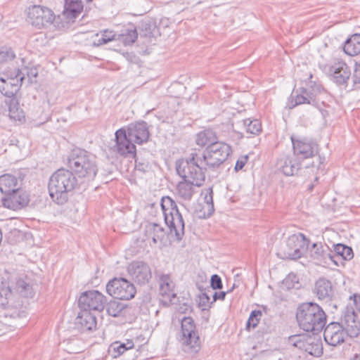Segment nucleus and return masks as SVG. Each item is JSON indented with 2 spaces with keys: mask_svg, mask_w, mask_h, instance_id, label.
I'll return each mask as SVG.
<instances>
[{
  "mask_svg": "<svg viewBox=\"0 0 360 360\" xmlns=\"http://www.w3.org/2000/svg\"><path fill=\"white\" fill-rule=\"evenodd\" d=\"M242 124L248 133L256 135L262 131L261 122L257 119L251 120L248 118L242 120Z\"/></svg>",
  "mask_w": 360,
  "mask_h": 360,
  "instance_id": "79ce46f5",
  "label": "nucleus"
},
{
  "mask_svg": "<svg viewBox=\"0 0 360 360\" xmlns=\"http://www.w3.org/2000/svg\"><path fill=\"white\" fill-rule=\"evenodd\" d=\"M231 153L229 145L220 141L207 146L203 152L195 150L188 154L184 162V169L191 176L195 175L198 182H201L206 170H214L228 158Z\"/></svg>",
  "mask_w": 360,
  "mask_h": 360,
  "instance_id": "f257e3e1",
  "label": "nucleus"
},
{
  "mask_svg": "<svg viewBox=\"0 0 360 360\" xmlns=\"http://www.w3.org/2000/svg\"><path fill=\"white\" fill-rule=\"evenodd\" d=\"M107 303V297L98 290H91L83 292L78 300V306L81 311L91 313H101Z\"/></svg>",
  "mask_w": 360,
  "mask_h": 360,
  "instance_id": "9d476101",
  "label": "nucleus"
},
{
  "mask_svg": "<svg viewBox=\"0 0 360 360\" xmlns=\"http://www.w3.org/2000/svg\"><path fill=\"white\" fill-rule=\"evenodd\" d=\"M346 333L339 321H332L324 329L323 337L326 342L331 346H337L344 342Z\"/></svg>",
  "mask_w": 360,
  "mask_h": 360,
  "instance_id": "6ab92c4d",
  "label": "nucleus"
},
{
  "mask_svg": "<svg viewBox=\"0 0 360 360\" xmlns=\"http://www.w3.org/2000/svg\"><path fill=\"white\" fill-rule=\"evenodd\" d=\"M353 297L354 308L352 311V315H356L358 313L360 314V295H354Z\"/></svg>",
  "mask_w": 360,
  "mask_h": 360,
  "instance_id": "5fc2aeb1",
  "label": "nucleus"
},
{
  "mask_svg": "<svg viewBox=\"0 0 360 360\" xmlns=\"http://www.w3.org/2000/svg\"><path fill=\"white\" fill-rule=\"evenodd\" d=\"M15 57L13 51L6 46L0 47V65L9 63Z\"/></svg>",
  "mask_w": 360,
  "mask_h": 360,
  "instance_id": "37998d69",
  "label": "nucleus"
},
{
  "mask_svg": "<svg viewBox=\"0 0 360 360\" xmlns=\"http://www.w3.org/2000/svg\"><path fill=\"white\" fill-rule=\"evenodd\" d=\"M92 0H86V2H90Z\"/></svg>",
  "mask_w": 360,
  "mask_h": 360,
  "instance_id": "052dcab7",
  "label": "nucleus"
},
{
  "mask_svg": "<svg viewBox=\"0 0 360 360\" xmlns=\"http://www.w3.org/2000/svg\"><path fill=\"white\" fill-rule=\"evenodd\" d=\"M294 155L306 159L314 156L318 153V145L306 139L291 136Z\"/></svg>",
  "mask_w": 360,
  "mask_h": 360,
  "instance_id": "f3484780",
  "label": "nucleus"
},
{
  "mask_svg": "<svg viewBox=\"0 0 360 360\" xmlns=\"http://www.w3.org/2000/svg\"><path fill=\"white\" fill-rule=\"evenodd\" d=\"M311 257L318 261L326 262L329 259L335 263L334 255L330 248L326 244L322 243H314L310 248Z\"/></svg>",
  "mask_w": 360,
  "mask_h": 360,
  "instance_id": "5701e85b",
  "label": "nucleus"
},
{
  "mask_svg": "<svg viewBox=\"0 0 360 360\" xmlns=\"http://www.w3.org/2000/svg\"><path fill=\"white\" fill-rule=\"evenodd\" d=\"M106 306L108 315H117L126 307V304L118 301H110Z\"/></svg>",
  "mask_w": 360,
  "mask_h": 360,
  "instance_id": "c03bdc74",
  "label": "nucleus"
},
{
  "mask_svg": "<svg viewBox=\"0 0 360 360\" xmlns=\"http://www.w3.org/2000/svg\"><path fill=\"white\" fill-rule=\"evenodd\" d=\"M18 179L10 174H6L0 176V191L6 195H11L8 199L5 200L4 205L8 208H15L11 207V203L18 202L19 205L24 206L27 204L28 200L26 197L23 198L22 201L17 200L16 191L18 190Z\"/></svg>",
  "mask_w": 360,
  "mask_h": 360,
  "instance_id": "ddd939ff",
  "label": "nucleus"
},
{
  "mask_svg": "<svg viewBox=\"0 0 360 360\" xmlns=\"http://www.w3.org/2000/svg\"><path fill=\"white\" fill-rule=\"evenodd\" d=\"M262 311H260V310H256V309L252 310V311L250 312V315H262Z\"/></svg>",
  "mask_w": 360,
  "mask_h": 360,
  "instance_id": "13d9d810",
  "label": "nucleus"
},
{
  "mask_svg": "<svg viewBox=\"0 0 360 360\" xmlns=\"http://www.w3.org/2000/svg\"><path fill=\"white\" fill-rule=\"evenodd\" d=\"M327 316H296L297 321L301 329L307 332H312L313 335L319 334L323 328Z\"/></svg>",
  "mask_w": 360,
  "mask_h": 360,
  "instance_id": "412c9836",
  "label": "nucleus"
},
{
  "mask_svg": "<svg viewBox=\"0 0 360 360\" xmlns=\"http://www.w3.org/2000/svg\"><path fill=\"white\" fill-rule=\"evenodd\" d=\"M135 167L136 169L142 172H145L148 168V165L145 163H141L138 162L136 160H135Z\"/></svg>",
  "mask_w": 360,
  "mask_h": 360,
  "instance_id": "4d7b16f0",
  "label": "nucleus"
},
{
  "mask_svg": "<svg viewBox=\"0 0 360 360\" xmlns=\"http://www.w3.org/2000/svg\"><path fill=\"white\" fill-rule=\"evenodd\" d=\"M283 285L287 289L299 288V278L295 274H289L283 281Z\"/></svg>",
  "mask_w": 360,
  "mask_h": 360,
  "instance_id": "a18cd8bd",
  "label": "nucleus"
},
{
  "mask_svg": "<svg viewBox=\"0 0 360 360\" xmlns=\"http://www.w3.org/2000/svg\"><path fill=\"white\" fill-rule=\"evenodd\" d=\"M296 315H326L323 309L314 302H304L300 304L297 309Z\"/></svg>",
  "mask_w": 360,
  "mask_h": 360,
  "instance_id": "7c9ffc66",
  "label": "nucleus"
},
{
  "mask_svg": "<svg viewBox=\"0 0 360 360\" xmlns=\"http://www.w3.org/2000/svg\"><path fill=\"white\" fill-rule=\"evenodd\" d=\"M195 142L197 145L202 147L206 145L207 146H211V144L217 142V136L213 131L210 129L204 130L197 134Z\"/></svg>",
  "mask_w": 360,
  "mask_h": 360,
  "instance_id": "4c0bfd02",
  "label": "nucleus"
},
{
  "mask_svg": "<svg viewBox=\"0 0 360 360\" xmlns=\"http://www.w3.org/2000/svg\"><path fill=\"white\" fill-rule=\"evenodd\" d=\"M22 84V77L18 78L15 71L8 72L0 77V91L9 99L20 89Z\"/></svg>",
  "mask_w": 360,
  "mask_h": 360,
  "instance_id": "2eb2a0df",
  "label": "nucleus"
},
{
  "mask_svg": "<svg viewBox=\"0 0 360 360\" xmlns=\"http://www.w3.org/2000/svg\"><path fill=\"white\" fill-rule=\"evenodd\" d=\"M288 342L294 347L304 350L311 356L319 357L323 354L322 340L319 334L290 335L288 338Z\"/></svg>",
  "mask_w": 360,
  "mask_h": 360,
  "instance_id": "6e6552de",
  "label": "nucleus"
},
{
  "mask_svg": "<svg viewBox=\"0 0 360 360\" xmlns=\"http://www.w3.org/2000/svg\"><path fill=\"white\" fill-rule=\"evenodd\" d=\"M134 344L131 340H127L126 342L116 341L112 343L109 348V352L113 358H117L126 351L134 347Z\"/></svg>",
  "mask_w": 360,
  "mask_h": 360,
  "instance_id": "c9c22d12",
  "label": "nucleus"
},
{
  "mask_svg": "<svg viewBox=\"0 0 360 360\" xmlns=\"http://www.w3.org/2000/svg\"><path fill=\"white\" fill-rule=\"evenodd\" d=\"M339 322L347 335L356 338L360 334V319L359 316H340Z\"/></svg>",
  "mask_w": 360,
  "mask_h": 360,
  "instance_id": "b1692460",
  "label": "nucleus"
},
{
  "mask_svg": "<svg viewBox=\"0 0 360 360\" xmlns=\"http://www.w3.org/2000/svg\"><path fill=\"white\" fill-rule=\"evenodd\" d=\"M353 79L354 83H360V62L359 63H356L353 74Z\"/></svg>",
  "mask_w": 360,
  "mask_h": 360,
  "instance_id": "6e6d98bb",
  "label": "nucleus"
},
{
  "mask_svg": "<svg viewBox=\"0 0 360 360\" xmlns=\"http://www.w3.org/2000/svg\"><path fill=\"white\" fill-rule=\"evenodd\" d=\"M126 131L127 136L134 143L142 144L148 141L150 134L147 123L144 121L129 124Z\"/></svg>",
  "mask_w": 360,
  "mask_h": 360,
  "instance_id": "aec40b11",
  "label": "nucleus"
},
{
  "mask_svg": "<svg viewBox=\"0 0 360 360\" xmlns=\"http://www.w3.org/2000/svg\"><path fill=\"white\" fill-rule=\"evenodd\" d=\"M346 54L354 56L360 53V34H353L347 39L343 47Z\"/></svg>",
  "mask_w": 360,
  "mask_h": 360,
  "instance_id": "473e14b6",
  "label": "nucleus"
},
{
  "mask_svg": "<svg viewBox=\"0 0 360 360\" xmlns=\"http://www.w3.org/2000/svg\"><path fill=\"white\" fill-rule=\"evenodd\" d=\"M82 0H64L63 16L68 20L77 18L83 11Z\"/></svg>",
  "mask_w": 360,
  "mask_h": 360,
  "instance_id": "bb28decb",
  "label": "nucleus"
},
{
  "mask_svg": "<svg viewBox=\"0 0 360 360\" xmlns=\"http://www.w3.org/2000/svg\"><path fill=\"white\" fill-rule=\"evenodd\" d=\"M181 336L180 342L184 352L196 354L200 349V342L196 326L192 316H184L181 319Z\"/></svg>",
  "mask_w": 360,
  "mask_h": 360,
  "instance_id": "423d86ee",
  "label": "nucleus"
},
{
  "mask_svg": "<svg viewBox=\"0 0 360 360\" xmlns=\"http://www.w3.org/2000/svg\"><path fill=\"white\" fill-rule=\"evenodd\" d=\"M248 156L247 155H244V156H241L238 158V160L236 161V165H235V170L236 172L242 169L244 166L246 165L247 162H248Z\"/></svg>",
  "mask_w": 360,
  "mask_h": 360,
  "instance_id": "603ef678",
  "label": "nucleus"
},
{
  "mask_svg": "<svg viewBox=\"0 0 360 360\" xmlns=\"http://www.w3.org/2000/svg\"><path fill=\"white\" fill-rule=\"evenodd\" d=\"M96 318V316H75V328L81 332L96 330L97 326Z\"/></svg>",
  "mask_w": 360,
  "mask_h": 360,
  "instance_id": "c756f323",
  "label": "nucleus"
},
{
  "mask_svg": "<svg viewBox=\"0 0 360 360\" xmlns=\"http://www.w3.org/2000/svg\"><path fill=\"white\" fill-rule=\"evenodd\" d=\"M210 284L212 290L221 289L222 288L221 279L217 274L211 276Z\"/></svg>",
  "mask_w": 360,
  "mask_h": 360,
  "instance_id": "8fccbe9b",
  "label": "nucleus"
},
{
  "mask_svg": "<svg viewBox=\"0 0 360 360\" xmlns=\"http://www.w3.org/2000/svg\"><path fill=\"white\" fill-rule=\"evenodd\" d=\"M333 292V286L329 280L321 278L316 281L314 288V293L316 294L319 300L331 297Z\"/></svg>",
  "mask_w": 360,
  "mask_h": 360,
  "instance_id": "cd10ccee",
  "label": "nucleus"
},
{
  "mask_svg": "<svg viewBox=\"0 0 360 360\" xmlns=\"http://www.w3.org/2000/svg\"><path fill=\"white\" fill-rule=\"evenodd\" d=\"M55 20L53 11L45 6H33L27 12V22L37 29L49 27Z\"/></svg>",
  "mask_w": 360,
  "mask_h": 360,
  "instance_id": "f8f14e48",
  "label": "nucleus"
},
{
  "mask_svg": "<svg viewBox=\"0 0 360 360\" xmlns=\"http://www.w3.org/2000/svg\"><path fill=\"white\" fill-rule=\"evenodd\" d=\"M285 248L280 253L283 259L301 258L309 248V240L303 233L292 234L286 240Z\"/></svg>",
  "mask_w": 360,
  "mask_h": 360,
  "instance_id": "9b49d317",
  "label": "nucleus"
},
{
  "mask_svg": "<svg viewBox=\"0 0 360 360\" xmlns=\"http://www.w3.org/2000/svg\"><path fill=\"white\" fill-rule=\"evenodd\" d=\"M15 285L13 288V294L18 293L20 296L24 297H33L34 291L31 284L30 280L25 277L15 278Z\"/></svg>",
  "mask_w": 360,
  "mask_h": 360,
  "instance_id": "c85d7f7f",
  "label": "nucleus"
},
{
  "mask_svg": "<svg viewBox=\"0 0 360 360\" xmlns=\"http://www.w3.org/2000/svg\"><path fill=\"white\" fill-rule=\"evenodd\" d=\"M67 164L79 178L88 181L93 180L98 172L96 158L79 148L71 150L67 158Z\"/></svg>",
  "mask_w": 360,
  "mask_h": 360,
  "instance_id": "7ed1b4c3",
  "label": "nucleus"
},
{
  "mask_svg": "<svg viewBox=\"0 0 360 360\" xmlns=\"http://www.w3.org/2000/svg\"><path fill=\"white\" fill-rule=\"evenodd\" d=\"M351 360H360V354H356L352 359Z\"/></svg>",
  "mask_w": 360,
  "mask_h": 360,
  "instance_id": "bf43d9fd",
  "label": "nucleus"
},
{
  "mask_svg": "<svg viewBox=\"0 0 360 360\" xmlns=\"http://www.w3.org/2000/svg\"><path fill=\"white\" fill-rule=\"evenodd\" d=\"M334 258L335 256L341 257L345 260H349L353 257L352 249L347 245L338 243L334 245Z\"/></svg>",
  "mask_w": 360,
  "mask_h": 360,
  "instance_id": "a19ab883",
  "label": "nucleus"
},
{
  "mask_svg": "<svg viewBox=\"0 0 360 360\" xmlns=\"http://www.w3.org/2000/svg\"><path fill=\"white\" fill-rule=\"evenodd\" d=\"M155 29V25L150 21L142 22L141 30L145 37H150Z\"/></svg>",
  "mask_w": 360,
  "mask_h": 360,
  "instance_id": "de8ad7c7",
  "label": "nucleus"
},
{
  "mask_svg": "<svg viewBox=\"0 0 360 360\" xmlns=\"http://www.w3.org/2000/svg\"><path fill=\"white\" fill-rule=\"evenodd\" d=\"M146 232L148 236L152 238L154 243H157L158 241H162L165 236L164 228L156 223H148L146 226Z\"/></svg>",
  "mask_w": 360,
  "mask_h": 360,
  "instance_id": "f704fd0d",
  "label": "nucleus"
},
{
  "mask_svg": "<svg viewBox=\"0 0 360 360\" xmlns=\"http://www.w3.org/2000/svg\"><path fill=\"white\" fill-rule=\"evenodd\" d=\"M137 37V30L133 25L124 30L121 34L116 37L117 40L122 41L125 46L131 45L134 44Z\"/></svg>",
  "mask_w": 360,
  "mask_h": 360,
  "instance_id": "e433bc0d",
  "label": "nucleus"
},
{
  "mask_svg": "<svg viewBox=\"0 0 360 360\" xmlns=\"http://www.w3.org/2000/svg\"><path fill=\"white\" fill-rule=\"evenodd\" d=\"M174 309L177 311L179 314H191L193 311V308L190 302L179 303L176 306L170 304Z\"/></svg>",
  "mask_w": 360,
  "mask_h": 360,
  "instance_id": "09e8293b",
  "label": "nucleus"
},
{
  "mask_svg": "<svg viewBox=\"0 0 360 360\" xmlns=\"http://www.w3.org/2000/svg\"><path fill=\"white\" fill-rule=\"evenodd\" d=\"M312 75H309V82L306 86L300 88V90L293 91L291 94V100L288 102V107H294L301 104H316V96L322 90L320 84L311 81Z\"/></svg>",
  "mask_w": 360,
  "mask_h": 360,
  "instance_id": "0eeeda50",
  "label": "nucleus"
},
{
  "mask_svg": "<svg viewBox=\"0 0 360 360\" xmlns=\"http://www.w3.org/2000/svg\"><path fill=\"white\" fill-rule=\"evenodd\" d=\"M205 205L202 206V210L204 211L203 217H210L214 211V203H213V191L212 188L207 190L205 195Z\"/></svg>",
  "mask_w": 360,
  "mask_h": 360,
  "instance_id": "ea45409f",
  "label": "nucleus"
},
{
  "mask_svg": "<svg viewBox=\"0 0 360 360\" xmlns=\"http://www.w3.org/2000/svg\"><path fill=\"white\" fill-rule=\"evenodd\" d=\"M8 105V115L11 120L15 121L22 122L25 120V113L20 107V104L17 98H11L8 101H6Z\"/></svg>",
  "mask_w": 360,
  "mask_h": 360,
  "instance_id": "2f4dec72",
  "label": "nucleus"
},
{
  "mask_svg": "<svg viewBox=\"0 0 360 360\" xmlns=\"http://www.w3.org/2000/svg\"><path fill=\"white\" fill-rule=\"evenodd\" d=\"M160 289L159 293L161 297V302L164 305H174V300L176 298L174 291L175 284L169 274H162L159 278Z\"/></svg>",
  "mask_w": 360,
  "mask_h": 360,
  "instance_id": "a211bd4d",
  "label": "nucleus"
},
{
  "mask_svg": "<svg viewBox=\"0 0 360 360\" xmlns=\"http://www.w3.org/2000/svg\"><path fill=\"white\" fill-rule=\"evenodd\" d=\"M77 185L75 174L68 169H59L50 177L49 192L53 202L63 205L68 201V193Z\"/></svg>",
  "mask_w": 360,
  "mask_h": 360,
  "instance_id": "f03ea898",
  "label": "nucleus"
},
{
  "mask_svg": "<svg viewBox=\"0 0 360 360\" xmlns=\"http://www.w3.org/2000/svg\"><path fill=\"white\" fill-rule=\"evenodd\" d=\"M18 78L22 77V82L27 79L29 83H33L38 75V70L34 65H22L14 70Z\"/></svg>",
  "mask_w": 360,
  "mask_h": 360,
  "instance_id": "72a5a7b5",
  "label": "nucleus"
},
{
  "mask_svg": "<svg viewBox=\"0 0 360 360\" xmlns=\"http://www.w3.org/2000/svg\"><path fill=\"white\" fill-rule=\"evenodd\" d=\"M117 35L113 33L112 31L104 30L101 32V36L98 34H96L93 40V45L94 46H99L103 44H105L113 40H117Z\"/></svg>",
  "mask_w": 360,
  "mask_h": 360,
  "instance_id": "58836bf2",
  "label": "nucleus"
},
{
  "mask_svg": "<svg viewBox=\"0 0 360 360\" xmlns=\"http://www.w3.org/2000/svg\"><path fill=\"white\" fill-rule=\"evenodd\" d=\"M330 73L333 81L338 84H346L351 75V71L347 65L343 61L335 63L330 68Z\"/></svg>",
  "mask_w": 360,
  "mask_h": 360,
  "instance_id": "4be33fe9",
  "label": "nucleus"
},
{
  "mask_svg": "<svg viewBox=\"0 0 360 360\" xmlns=\"http://www.w3.org/2000/svg\"><path fill=\"white\" fill-rule=\"evenodd\" d=\"M127 271L132 280L139 285H145L152 278L151 268L143 261L136 260L131 262L127 266Z\"/></svg>",
  "mask_w": 360,
  "mask_h": 360,
  "instance_id": "4468645a",
  "label": "nucleus"
},
{
  "mask_svg": "<svg viewBox=\"0 0 360 360\" xmlns=\"http://www.w3.org/2000/svg\"><path fill=\"white\" fill-rule=\"evenodd\" d=\"M161 207L170 233H174L176 240L180 241L184 235L185 224L176 202L169 197L162 198Z\"/></svg>",
  "mask_w": 360,
  "mask_h": 360,
  "instance_id": "20e7f679",
  "label": "nucleus"
},
{
  "mask_svg": "<svg viewBox=\"0 0 360 360\" xmlns=\"http://www.w3.org/2000/svg\"><path fill=\"white\" fill-rule=\"evenodd\" d=\"M209 292L214 302L217 300H224L226 296V292L224 291L214 292L213 290H209Z\"/></svg>",
  "mask_w": 360,
  "mask_h": 360,
  "instance_id": "864d4df0",
  "label": "nucleus"
},
{
  "mask_svg": "<svg viewBox=\"0 0 360 360\" xmlns=\"http://www.w3.org/2000/svg\"><path fill=\"white\" fill-rule=\"evenodd\" d=\"M106 292L111 297L122 300H129L135 297L136 290L134 285L122 277L110 279L105 286Z\"/></svg>",
  "mask_w": 360,
  "mask_h": 360,
  "instance_id": "1a4fd4ad",
  "label": "nucleus"
},
{
  "mask_svg": "<svg viewBox=\"0 0 360 360\" xmlns=\"http://www.w3.org/2000/svg\"><path fill=\"white\" fill-rule=\"evenodd\" d=\"M277 167L285 176H293L300 169V164L295 158L286 156L278 160Z\"/></svg>",
  "mask_w": 360,
  "mask_h": 360,
  "instance_id": "a878e982",
  "label": "nucleus"
},
{
  "mask_svg": "<svg viewBox=\"0 0 360 360\" xmlns=\"http://www.w3.org/2000/svg\"><path fill=\"white\" fill-rule=\"evenodd\" d=\"M186 162V158H182L176 161V169L177 174L184 179L180 181L176 188V195L183 200L189 201L191 200L193 193H195V187H200L202 185L205 179V174H203V179L201 182H198L195 179V175H189L187 173V169H184V163ZM193 174V173L191 174Z\"/></svg>",
  "mask_w": 360,
  "mask_h": 360,
  "instance_id": "39448f33",
  "label": "nucleus"
},
{
  "mask_svg": "<svg viewBox=\"0 0 360 360\" xmlns=\"http://www.w3.org/2000/svg\"><path fill=\"white\" fill-rule=\"evenodd\" d=\"M211 295L209 292V290L207 291L202 292L198 296V307L202 310H205L207 308L210 307V304L212 302H210Z\"/></svg>",
  "mask_w": 360,
  "mask_h": 360,
  "instance_id": "49530a36",
  "label": "nucleus"
},
{
  "mask_svg": "<svg viewBox=\"0 0 360 360\" xmlns=\"http://www.w3.org/2000/svg\"><path fill=\"white\" fill-rule=\"evenodd\" d=\"M259 323V319L258 316H249V319L246 323V329L250 330L251 328H255L257 326Z\"/></svg>",
  "mask_w": 360,
  "mask_h": 360,
  "instance_id": "3c124183",
  "label": "nucleus"
},
{
  "mask_svg": "<svg viewBox=\"0 0 360 360\" xmlns=\"http://www.w3.org/2000/svg\"><path fill=\"white\" fill-rule=\"evenodd\" d=\"M115 135L116 141L115 150L121 156L134 158L136 146L127 136L126 129L121 128L116 131Z\"/></svg>",
  "mask_w": 360,
  "mask_h": 360,
  "instance_id": "dca6fc26",
  "label": "nucleus"
},
{
  "mask_svg": "<svg viewBox=\"0 0 360 360\" xmlns=\"http://www.w3.org/2000/svg\"><path fill=\"white\" fill-rule=\"evenodd\" d=\"M13 281L8 274L0 278V306L5 307L13 296Z\"/></svg>",
  "mask_w": 360,
  "mask_h": 360,
  "instance_id": "393cba45",
  "label": "nucleus"
}]
</instances>
